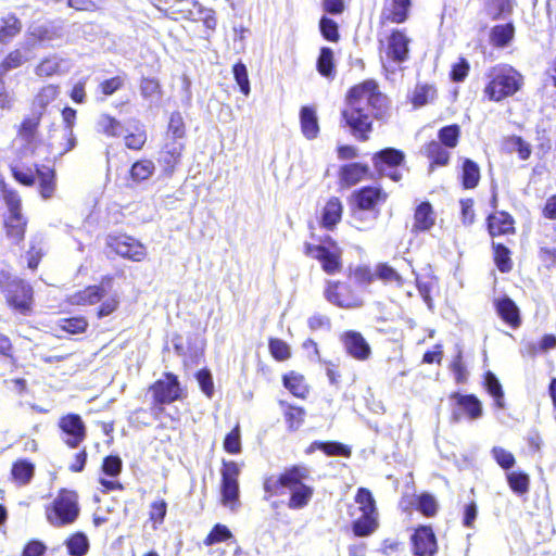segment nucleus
Returning a JSON list of instances; mask_svg holds the SVG:
<instances>
[{
  "label": "nucleus",
  "instance_id": "nucleus-1",
  "mask_svg": "<svg viewBox=\"0 0 556 556\" xmlns=\"http://www.w3.org/2000/svg\"><path fill=\"white\" fill-rule=\"evenodd\" d=\"M387 108V97L375 79H365L351 86L344 96L340 112L341 127L359 142H366L374 132L376 119L382 117Z\"/></svg>",
  "mask_w": 556,
  "mask_h": 556
},
{
  "label": "nucleus",
  "instance_id": "nucleus-2",
  "mask_svg": "<svg viewBox=\"0 0 556 556\" xmlns=\"http://www.w3.org/2000/svg\"><path fill=\"white\" fill-rule=\"evenodd\" d=\"M309 477L311 470L304 464L288 466L278 475H266L262 480L263 498L270 502L271 508L277 509L280 503L275 498L289 491L287 507L291 510L304 509L314 496V488L305 483Z\"/></svg>",
  "mask_w": 556,
  "mask_h": 556
},
{
  "label": "nucleus",
  "instance_id": "nucleus-3",
  "mask_svg": "<svg viewBox=\"0 0 556 556\" xmlns=\"http://www.w3.org/2000/svg\"><path fill=\"white\" fill-rule=\"evenodd\" d=\"M351 531L355 538H368L380 529V513L372 492L366 486L357 488L353 504L346 507Z\"/></svg>",
  "mask_w": 556,
  "mask_h": 556
},
{
  "label": "nucleus",
  "instance_id": "nucleus-4",
  "mask_svg": "<svg viewBox=\"0 0 556 556\" xmlns=\"http://www.w3.org/2000/svg\"><path fill=\"white\" fill-rule=\"evenodd\" d=\"M485 77L483 97L495 103L513 98L525 85L523 75L514 66L505 63L490 67Z\"/></svg>",
  "mask_w": 556,
  "mask_h": 556
},
{
  "label": "nucleus",
  "instance_id": "nucleus-5",
  "mask_svg": "<svg viewBox=\"0 0 556 556\" xmlns=\"http://www.w3.org/2000/svg\"><path fill=\"white\" fill-rule=\"evenodd\" d=\"M0 291L7 306L16 314L29 316L34 312V288L26 280L13 277L10 273L0 271Z\"/></svg>",
  "mask_w": 556,
  "mask_h": 556
},
{
  "label": "nucleus",
  "instance_id": "nucleus-6",
  "mask_svg": "<svg viewBox=\"0 0 556 556\" xmlns=\"http://www.w3.org/2000/svg\"><path fill=\"white\" fill-rule=\"evenodd\" d=\"M79 515V494L73 489H59L53 500L45 506L46 519L54 528L73 525Z\"/></svg>",
  "mask_w": 556,
  "mask_h": 556
},
{
  "label": "nucleus",
  "instance_id": "nucleus-7",
  "mask_svg": "<svg viewBox=\"0 0 556 556\" xmlns=\"http://www.w3.org/2000/svg\"><path fill=\"white\" fill-rule=\"evenodd\" d=\"M148 392L151 395L150 408L154 417L162 415L166 406L187 397L186 388L172 371L163 372L160 379L148 387Z\"/></svg>",
  "mask_w": 556,
  "mask_h": 556
},
{
  "label": "nucleus",
  "instance_id": "nucleus-8",
  "mask_svg": "<svg viewBox=\"0 0 556 556\" xmlns=\"http://www.w3.org/2000/svg\"><path fill=\"white\" fill-rule=\"evenodd\" d=\"M303 252L317 261L321 270L329 276L338 275L343 269V250L329 235L325 236L318 244L304 243Z\"/></svg>",
  "mask_w": 556,
  "mask_h": 556
},
{
  "label": "nucleus",
  "instance_id": "nucleus-9",
  "mask_svg": "<svg viewBox=\"0 0 556 556\" xmlns=\"http://www.w3.org/2000/svg\"><path fill=\"white\" fill-rule=\"evenodd\" d=\"M0 191L8 207V214L3 219L5 236L13 243L20 244L25 239L28 224L27 218L22 214L21 197L15 189L9 188L7 185H3Z\"/></svg>",
  "mask_w": 556,
  "mask_h": 556
},
{
  "label": "nucleus",
  "instance_id": "nucleus-10",
  "mask_svg": "<svg viewBox=\"0 0 556 556\" xmlns=\"http://www.w3.org/2000/svg\"><path fill=\"white\" fill-rule=\"evenodd\" d=\"M109 251L122 258L140 263L148 256L146 245L127 233H110L105 239Z\"/></svg>",
  "mask_w": 556,
  "mask_h": 556
},
{
  "label": "nucleus",
  "instance_id": "nucleus-11",
  "mask_svg": "<svg viewBox=\"0 0 556 556\" xmlns=\"http://www.w3.org/2000/svg\"><path fill=\"white\" fill-rule=\"evenodd\" d=\"M324 296L329 303L339 308L350 309L363 305L359 293L351 283L342 280H327Z\"/></svg>",
  "mask_w": 556,
  "mask_h": 556
},
{
  "label": "nucleus",
  "instance_id": "nucleus-12",
  "mask_svg": "<svg viewBox=\"0 0 556 556\" xmlns=\"http://www.w3.org/2000/svg\"><path fill=\"white\" fill-rule=\"evenodd\" d=\"M372 165L379 177H388L394 182L402 180L403 175L397 169L405 162V153L395 148H384L371 156Z\"/></svg>",
  "mask_w": 556,
  "mask_h": 556
},
{
  "label": "nucleus",
  "instance_id": "nucleus-13",
  "mask_svg": "<svg viewBox=\"0 0 556 556\" xmlns=\"http://www.w3.org/2000/svg\"><path fill=\"white\" fill-rule=\"evenodd\" d=\"M220 481V503L231 509L239 505V475L240 468L233 460H223Z\"/></svg>",
  "mask_w": 556,
  "mask_h": 556
},
{
  "label": "nucleus",
  "instance_id": "nucleus-14",
  "mask_svg": "<svg viewBox=\"0 0 556 556\" xmlns=\"http://www.w3.org/2000/svg\"><path fill=\"white\" fill-rule=\"evenodd\" d=\"M58 428L63 443L68 448H77L87 438V427L81 416L76 413L62 415Z\"/></svg>",
  "mask_w": 556,
  "mask_h": 556
},
{
  "label": "nucleus",
  "instance_id": "nucleus-15",
  "mask_svg": "<svg viewBox=\"0 0 556 556\" xmlns=\"http://www.w3.org/2000/svg\"><path fill=\"white\" fill-rule=\"evenodd\" d=\"M351 198L359 211L379 213L380 206L387 203L389 193L380 185H367L356 189Z\"/></svg>",
  "mask_w": 556,
  "mask_h": 556
},
{
  "label": "nucleus",
  "instance_id": "nucleus-16",
  "mask_svg": "<svg viewBox=\"0 0 556 556\" xmlns=\"http://www.w3.org/2000/svg\"><path fill=\"white\" fill-rule=\"evenodd\" d=\"M412 9L413 0H383L378 24L380 27L405 24Z\"/></svg>",
  "mask_w": 556,
  "mask_h": 556
},
{
  "label": "nucleus",
  "instance_id": "nucleus-17",
  "mask_svg": "<svg viewBox=\"0 0 556 556\" xmlns=\"http://www.w3.org/2000/svg\"><path fill=\"white\" fill-rule=\"evenodd\" d=\"M175 353L182 358V367L188 369L198 365L204 357V344L190 334L184 340L180 334L173 339Z\"/></svg>",
  "mask_w": 556,
  "mask_h": 556
},
{
  "label": "nucleus",
  "instance_id": "nucleus-18",
  "mask_svg": "<svg viewBox=\"0 0 556 556\" xmlns=\"http://www.w3.org/2000/svg\"><path fill=\"white\" fill-rule=\"evenodd\" d=\"M450 399L454 401L453 419L455 421L462 418L477 420L482 417L483 407L477 395L453 392Z\"/></svg>",
  "mask_w": 556,
  "mask_h": 556
},
{
  "label": "nucleus",
  "instance_id": "nucleus-19",
  "mask_svg": "<svg viewBox=\"0 0 556 556\" xmlns=\"http://www.w3.org/2000/svg\"><path fill=\"white\" fill-rule=\"evenodd\" d=\"M186 149L184 141L169 139L166 140L159 152L157 162L165 176H172L177 167L180 165L182 154Z\"/></svg>",
  "mask_w": 556,
  "mask_h": 556
},
{
  "label": "nucleus",
  "instance_id": "nucleus-20",
  "mask_svg": "<svg viewBox=\"0 0 556 556\" xmlns=\"http://www.w3.org/2000/svg\"><path fill=\"white\" fill-rule=\"evenodd\" d=\"M386 42V54L389 60L399 64L408 60L410 38L404 28H392Z\"/></svg>",
  "mask_w": 556,
  "mask_h": 556
},
{
  "label": "nucleus",
  "instance_id": "nucleus-21",
  "mask_svg": "<svg viewBox=\"0 0 556 556\" xmlns=\"http://www.w3.org/2000/svg\"><path fill=\"white\" fill-rule=\"evenodd\" d=\"M488 235L493 240L498 237L515 236L517 232L516 220L507 211H495L485 218Z\"/></svg>",
  "mask_w": 556,
  "mask_h": 556
},
{
  "label": "nucleus",
  "instance_id": "nucleus-22",
  "mask_svg": "<svg viewBox=\"0 0 556 556\" xmlns=\"http://www.w3.org/2000/svg\"><path fill=\"white\" fill-rule=\"evenodd\" d=\"M345 353L352 358L365 362L371 356V348L364 336L356 330H346L340 334Z\"/></svg>",
  "mask_w": 556,
  "mask_h": 556
},
{
  "label": "nucleus",
  "instance_id": "nucleus-23",
  "mask_svg": "<svg viewBox=\"0 0 556 556\" xmlns=\"http://www.w3.org/2000/svg\"><path fill=\"white\" fill-rule=\"evenodd\" d=\"M410 543L414 556H434L438 552L437 538L430 526H418L410 536Z\"/></svg>",
  "mask_w": 556,
  "mask_h": 556
},
{
  "label": "nucleus",
  "instance_id": "nucleus-24",
  "mask_svg": "<svg viewBox=\"0 0 556 556\" xmlns=\"http://www.w3.org/2000/svg\"><path fill=\"white\" fill-rule=\"evenodd\" d=\"M374 177L370 167L366 163L351 162L340 166L338 172L339 185L342 188H351L366 179Z\"/></svg>",
  "mask_w": 556,
  "mask_h": 556
},
{
  "label": "nucleus",
  "instance_id": "nucleus-25",
  "mask_svg": "<svg viewBox=\"0 0 556 556\" xmlns=\"http://www.w3.org/2000/svg\"><path fill=\"white\" fill-rule=\"evenodd\" d=\"M435 212L429 201L420 202L413 213L410 232L414 236L430 231L435 225Z\"/></svg>",
  "mask_w": 556,
  "mask_h": 556
},
{
  "label": "nucleus",
  "instance_id": "nucleus-26",
  "mask_svg": "<svg viewBox=\"0 0 556 556\" xmlns=\"http://www.w3.org/2000/svg\"><path fill=\"white\" fill-rule=\"evenodd\" d=\"M35 176L39 195L43 200H49L53 198L58 188V177L55 168L53 166L45 164L36 165Z\"/></svg>",
  "mask_w": 556,
  "mask_h": 556
},
{
  "label": "nucleus",
  "instance_id": "nucleus-27",
  "mask_svg": "<svg viewBox=\"0 0 556 556\" xmlns=\"http://www.w3.org/2000/svg\"><path fill=\"white\" fill-rule=\"evenodd\" d=\"M281 383L295 399L305 401L311 394V386L305 376L296 370H289L281 376Z\"/></svg>",
  "mask_w": 556,
  "mask_h": 556
},
{
  "label": "nucleus",
  "instance_id": "nucleus-28",
  "mask_svg": "<svg viewBox=\"0 0 556 556\" xmlns=\"http://www.w3.org/2000/svg\"><path fill=\"white\" fill-rule=\"evenodd\" d=\"M106 291L104 286L89 285L66 298V303L73 306H91L102 301Z\"/></svg>",
  "mask_w": 556,
  "mask_h": 556
},
{
  "label": "nucleus",
  "instance_id": "nucleus-29",
  "mask_svg": "<svg viewBox=\"0 0 556 556\" xmlns=\"http://www.w3.org/2000/svg\"><path fill=\"white\" fill-rule=\"evenodd\" d=\"M494 307L498 317L510 328L517 329L521 326L520 309L509 296L496 299Z\"/></svg>",
  "mask_w": 556,
  "mask_h": 556
},
{
  "label": "nucleus",
  "instance_id": "nucleus-30",
  "mask_svg": "<svg viewBox=\"0 0 556 556\" xmlns=\"http://www.w3.org/2000/svg\"><path fill=\"white\" fill-rule=\"evenodd\" d=\"M450 150L435 139L427 141L424 146V155L429 160V170L447 166L451 162Z\"/></svg>",
  "mask_w": 556,
  "mask_h": 556
},
{
  "label": "nucleus",
  "instance_id": "nucleus-31",
  "mask_svg": "<svg viewBox=\"0 0 556 556\" xmlns=\"http://www.w3.org/2000/svg\"><path fill=\"white\" fill-rule=\"evenodd\" d=\"M33 60L30 49L26 46L14 48L0 61V78L14 70H17Z\"/></svg>",
  "mask_w": 556,
  "mask_h": 556
},
{
  "label": "nucleus",
  "instance_id": "nucleus-32",
  "mask_svg": "<svg viewBox=\"0 0 556 556\" xmlns=\"http://www.w3.org/2000/svg\"><path fill=\"white\" fill-rule=\"evenodd\" d=\"M278 405L281 408L283 421L288 431H298L305 422L306 409L303 406L290 403L285 400H279Z\"/></svg>",
  "mask_w": 556,
  "mask_h": 556
},
{
  "label": "nucleus",
  "instance_id": "nucleus-33",
  "mask_svg": "<svg viewBox=\"0 0 556 556\" xmlns=\"http://www.w3.org/2000/svg\"><path fill=\"white\" fill-rule=\"evenodd\" d=\"M481 180V169L478 163L469 157L460 160L458 170V181L463 189L471 190L479 186Z\"/></svg>",
  "mask_w": 556,
  "mask_h": 556
},
{
  "label": "nucleus",
  "instance_id": "nucleus-34",
  "mask_svg": "<svg viewBox=\"0 0 556 556\" xmlns=\"http://www.w3.org/2000/svg\"><path fill=\"white\" fill-rule=\"evenodd\" d=\"M204 11L198 0H176L168 9V16L174 21H194L197 14Z\"/></svg>",
  "mask_w": 556,
  "mask_h": 556
},
{
  "label": "nucleus",
  "instance_id": "nucleus-35",
  "mask_svg": "<svg viewBox=\"0 0 556 556\" xmlns=\"http://www.w3.org/2000/svg\"><path fill=\"white\" fill-rule=\"evenodd\" d=\"M43 115L37 111H30V114L23 117L22 122L16 128V135L20 139L25 142H33L38 132L41 125Z\"/></svg>",
  "mask_w": 556,
  "mask_h": 556
},
{
  "label": "nucleus",
  "instance_id": "nucleus-36",
  "mask_svg": "<svg viewBox=\"0 0 556 556\" xmlns=\"http://www.w3.org/2000/svg\"><path fill=\"white\" fill-rule=\"evenodd\" d=\"M343 214V205L338 197H331L321 210L320 225L332 230L341 222Z\"/></svg>",
  "mask_w": 556,
  "mask_h": 556
},
{
  "label": "nucleus",
  "instance_id": "nucleus-37",
  "mask_svg": "<svg viewBox=\"0 0 556 556\" xmlns=\"http://www.w3.org/2000/svg\"><path fill=\"white\" fill-rule=\"evenodd\" d=\"M10 476L17 486L28 485L35 476V464L27 458H18L12 463Z\"/></svg>",
  "mask_w": 556,
  "mask_h": 556
},
{
  "label": "nucleus",
  "instance_id": "nucleus-38",
  "mask_svg": "<svg viewBox=\"0 0 556 556\" xmlns=\"http://www.w3.org/2000/svg\"><path fill=\"white\" fill-rule=\"evenodd\" d=\"M438 98L435 85L427 83H417L408 94V102L414 109L422 108Z\"/></svg>",
  "mask_w": 556,
  "mask_h": 556
},
{
  "label": "nucleus",
  "instance_id": "nucleus-39",
  "mask_svg": "<svg viewBox=\"0 0 556 556\" xmlns=\"http://www.w3.org/2000/svg\"><path fill=\"white\" fill-rule=\"evenodd\" d=\"M300 127L302 135L307 140H314L318 137L320 127L315 108L308 105L301 108Z\"/></svg>",
  "mask_w": 556,
  "mask_h": 556
},
{
  "label": "nucleus",
  "instance_id": "nucleus-40",
  "mask_svg": "<svg viewBox=\"0 0 556 556\" xmlns=\"http://www.w3.org/2000/svg\"><path fill=\"white\" fill-rule=\"evenodd\" d=\"M123 142L125 148L130 151H142L148 143V130L146 126L137 121L136 125L132 127V130H128L124 134Z\"/></svg>",
  "mask_w": 556,
  "mask_h": 556
},
{
  "label": "nucleus",
  "instance_id": "nucleus-41",
  "mask_svg": "<svg viewBox=\"0 0 556 556\" xmlns=\"http://www.w3.org/2000/svg\"><path fill=\"white\" fill-rule=\"evenodd\" d=\"M155 172V164L149 157H141L136 160L128 169V179L132 184H141L150 179Z\"/></svg>",
  "mask_w": 556,
  "mask_h": 556
},
{
  "label": "nucleus",
  "instance_id": "nucleus-42",
  "mask_svg": "<svg viewBox=\"0 0 556 556\" xmlns=\"http://www.w3.org/2000/svg\"><path fill=\"white\" fill-rule=\"evenodd\" d=\"M515 33L513 22L496 24L490 29L489 41L495 48H505L514 40Z\"/></svg>",
  "mask_w": 556,
  "mask_h": 556
},
{
  "label": "nucleus",
  "instance_id": "nucleus-43",
  "mask_svg": "<svg viewBox=\"0 0 556 556\" xmlns=\"http://www.w3.org/2000/svg\"><path fill=\"white\" fill-rule=\"evenodd\" d=\"M492 260L502 274H508L513 270L514 262L511 258V251L504 243L491 241Z\"/></svg>",
  "mask_w": 556,
  "mask_h": 556
},
{
  "label": "nucleus",
  "instance_id": "nucleus-44",
  "mask_svg": "<svg viewBox=\"0 0 556 556\" xmlns=\"http://www.w3.org/2000/svg\"><path fill=\"white\" fill-rule=\"evenodd\" d=\"M503 149L507 153H517V156L521 161H527L530 159L532 153V148L529 142H527L521 136L510 135L503 139Z\"/></svg>",
  "mask_w": 556,
  "mask_h": 556
},
{
  "label": "nucleus",
  "instance_id": "nucleus-45",
  "mask_svg": "<svg viewBox=\"0 0 556 556\" xmlns=\"http://www.w3.org/2000/svg\"><path fill=\"white\" fill-rule=\"evenodd\" d=\"M21 31L22 22L14 13H9L0 17V43H9Z\"/></svg>",
  "mask_w": 556,
  "mask_h": 556
},
{
  "label": "nucleus",
  "instance_id": "nucleus-46",
  "mask_svg": "<svg viewBox=\"0 0 556 556\" xmlns=\"http://www.w3.org/2000/svg\"><path fill=\"white\" fill-rule=\"evenodd\" d=\"M59 92L58 85L50 84L41 87L34 97L31 110L45 115L47 106L56 99Z\"/></svg>",
  "mask_w": 556,
  "mask_h": 556
},
{
  "label": "nucleus",
  "instance_id": "nucleus-47",
  "mask_svg": "<svg viewBox=\"0 0 556 556\" xmlns=\"http://www.w3.org/2000/svg\"><path fill=\"white\" fill-rule=\"evenodd\" d=\"M58 327L67 334L79 336L87 333L89 321L84 315H75L59 319Z\"/></svg>",
  "mask_w": 556,
  "mask_h": 556
},
{
  "label": "nucleus",
  "instance_id": "nucleus-48",
  "mask_svg": "<svg viewBox=\"0 0 556 556\" xmlns=\"http://www.w3.org/2000/svg\"><path fill=\"white\" fill-rule=\"evenodd\" d=\"M514 5V0H485L484 12L491 21H498L509 16Z\"/></svg>",
  "mask_w": 556,
  "mask_h": 556
},
{
  "label": "nucleus",
  "instance_id": "nucleus-49",
  "mask_svg": "<svg viewBox=\"0 0 556 556\" xmlns=\"http://www.w3.org/2000/svg\"><path fill=\"white\" fill-rule=\"evenodd\" d=\"M483 387L493 397L494 406L498 409H504L506 407L504 390L497 377L492 371L484 372Z\"/></svg>",
  "mask_w": 556,
  "mask_h": 556
},
{
  "label": "nucleus",
  "instance_id": "nucleus-50",
  "mask_svg": "<svg viewBox=\"0 0 556 556\" xmlns=\"http://www.w3.org/2000/svg\"><path fill=\"white\" fill-rule=\"evenodd\" d=\"M317 72L325 78L333 79L336 76V64L333 51L329 47H321L316 62Z\"/></svg>",
  "mask_w": 556,
  "mask_h": 556
},
{
  "label": "nucleus",
  "instance_id": "nucleus-51",
  "mask_svg": "<svg viewBox=\"0 0 556 556\" xmlns=\"http://www.w3.org/2000/svg\"><path fill=\"white\" fill-rule=\"evenodd\" d=\"M100 134L108 138H118L122 135L123 123L109 113H102L97 123Z\"/></svg>",
  "mask_w": 556,
  "mask_h": 556
},
{
  "label": "nucleus",
  "instance_id": "nucleus-52",
  "mask_svg": "<svg viewBox=\"0 0 556 556\" xmlns=\"http://www.w3.org/2000/svg\"><path fill=\"white\" fill-rule=\"evenodd\" d=\"M64 544L70 556H85L90 547L87 535L80 531L68 535Z\"/></svg>",
  "mask_w": 556,
  "mask_h": 556
},
{
  "label": "nucleus",
  "instance_id": "nucleus-53",
  "mask_svg": "<svg viewBox=\"0 0 556 556\" xmlns=\"http://www.w3.org/2000/svg\"><path fill=\"white\" fill-rule=\"evenodd\" d=\"M413 507L426 518H433L439 511V504L430 493H421L414 497Z\"/></svg>",
  "mask_w": 556,
  "mask_h": 556
},
{
  "label": "nucleus",
  "instance_id": "nucleus-54",
  "mask_svg": "<svg viewBox=\"0 0 556 556\" xmlns=\"http://www.w3.org/2000/svg\"><path fill=\"white\" fill-rule=\"evenodd\" d=\"M462 128L458 124H450L441 127L438 130L437 142H441L443 146L455 149L460 141Z\"/></svg>",
  "mask_w": 556,
  "mask_h": 556
},
{
  "label": "nucleus",
  "instance_id": "nucleus-55",
  "mask_svg": "<svg viewBox=\"0 0 556 556\" xmlns=\"http://www.w3.org/2000/svg\"><path fill=\"white\" fill-rule=\"evenodd\" d=\"M28 37L36 42H46L59 38L60 34L53 25L41 24L30 26Z\"/></svg>",
  "mask_w": 556,
  "mask_h": 556
},
{
  "label": "nucleus",
  "instance_id": "nucleus-56",
  "mask_svg": "<svg viewBox=\"0 0 556 556\" xmlns=\"http://www.w3.org/2000/svg\"><path fill=\"white\" fill-rule=\"evenodd\" d=\"M376 279L384 283H394L396 287H402L405 283L404 278L388 263H379L376 266Z\"/></svg>",
  "mask_w": 556,
  "mask_h": 556
},
{
  "label": "nucleus",
  "instance_id": "nucleus-57",
  "mask_svg": "<svg viewBox=\"0 0 556 556\" xmlns=\"http://www.w3.org/2000/svg\"><path fill=\"white\" fill-rule=\"evenodd\" d=\"M268 351L270 356L277 362H286L292 356L290 345L280 338L271 337L268 339Z\"/></svg>",
  "mask_w": 556,
  "mask_h": 556
},
{
  "label": "nucleus",
  "instance_id": "nucleus-58",
  "mask_svg": "<svg viewBox=\"0 0 556 556\" xmlns=\"http://www.w3.org/2000/svg\"><path fill=\"white\" fill-rule=\"evenodd\" d=\"M506 479L514 493L518 495L528 493L530 488V477L528 473L523 471H511L506 475Z\"/></svg>",
  "mask_w": 556,
  "mask_h": 556
},
{
  "label": "nucleus",
  "instance_id": "nucleus-59",
  "mask_svg": "<svg viewBox=\"0 0 556 556\" xmlns=\"http://www.w3.org/2000/svg\"><path fill=\"white\" fill-rule=\"evenodd\" d=\"M62 118L67 127L66 143L63 150L61 151V154H64L71 151L76 144V138L73 134V126L76 121V110L70 106L64 108L62 110Z\"/></svg>",
  "mask_w": 556,
  "mask_h": 556
},
{
  "label": "nucleus",
  "instance_id": "nucleus-60",
  "mask_svg": "<svg viewBox=\"0 0 556 556\" xmlns=\"http://www.w3.org/2000/svg\"><path fill=\"white\" fill-rule=\"evenodd\" d=\"M10 173L15 181L22 186L33 187L36 184L35 172L29 166L24 164H12L10 165Z\"/></svg>",
  "mask_w": 556,
  "mask_h": 556
},
{
  "label": "nucleus",
  "instance_id": "nucleus-61",
  "mask_svg": "<svg viewBox=\"0 0 556 556\" xmlns=\"http://www.w3.org/2000/svg\"><path fill=\"white\" fill-rule=\"evenodd\" d=\"M166 515L167 502L164 498H157L150 504L149 521L151 522L154 530L164 523Z\"/></svg>",
  "mask_w": 556,
  "mask_h": 556
},
{
  "label": "nucleus",
  "instance_id": "nucleus-62",
  "mask_svg": "<svg viewBox=\"0 0 556 556\" xmlns=\"http://www.w3.org/2000/svg\"><path fill=\"white\" fill-rule=\"evenodd\" d=\"M167 134H170V139L182 141L186 137V123L182 114L179 111H174L169 115Z\"/></svg>",
  "mask_w": 556,
  "mask_h": 556
},
{
  "label": "nucleus",
  "instance_id": "nucleus-63",
  "mask_svg": "<svg viewBox=\"0 0 556 556\" xmlns=\"http://www.w3.org/2000/svg\"><path fill=\"white\" fill-rule=\"evenodd\" d=\"M139 90L144 99H159L163 93L162 86L155 77H142L140 79Z\"/></svg>",
  "mask_w": 556,
  "mask_h": 556
},
{
  "label": "nucleus",
  "instance_id": "nucleus-64",
  "mask_svg": "<svg viewBox=\"0 0 556 556\" xmlns=\"http://www.w3.org/2000/svg\"><path fill=\"white\" fill-rule=\"evenodd\" d=\"M232 538V533L229 528L222 523H216L213 526L211 531L203 540V544L205 546H212L222 542H226Z\"/></svg>",
  "mask_w": 556,
  "mask_h": 556
}]
</instances>
